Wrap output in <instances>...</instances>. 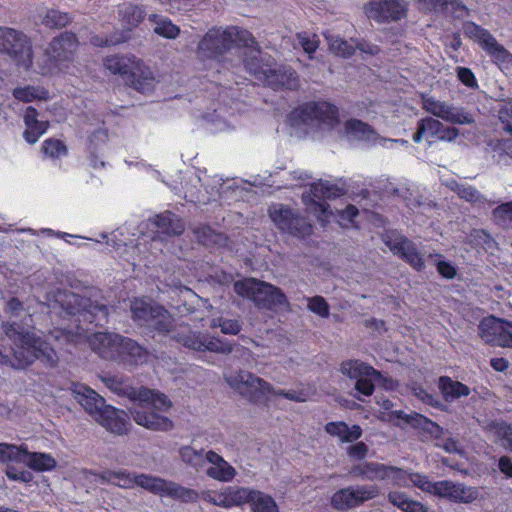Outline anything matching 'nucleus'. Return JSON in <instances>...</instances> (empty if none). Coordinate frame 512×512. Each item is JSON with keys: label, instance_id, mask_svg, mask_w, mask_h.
Wrapping results in <instances>:
<instances>
[{"label": "nucleus", "instance_id": "nucleus-31", "mask_svg": "<svg viewBox=\"0 0 512 512\" xmlns=\"http://www.w3.org/2000/svg\"><path fill=\"white\" fill-rule=\"evenodd\" d=\"M340 372L351 380L357 381L361 377L381 376V372L370 364L358 359L345 360L340 364Z\"/></svg>", "mask_w": 512, "mask_h": 512}, {"label": "nucleus", "instance_id": "nucleus-32", "mask_svg": "<svg viewBox=\"0 0 512 512\" xmlns=\"http://www.w3.org/2000/svg\"><path fill=\"white\" fill-rule=\"evenodd\" d=\"M438 388L445 401L451 402L461 397L470 395V388L459 381L452 380L449 376H441L438 380Z\"/></svg>", "mask_w": 512, "mask_h": 512}, {"label": "nucleus", "instance_id": "nucleus-25", "mask_svg": "<svg viewBox=\"0 0 512 512\" xmlns=\"http://www.w3.org/2000/svg\"><path fill=\"white\" fill-rule=\"evenodd\" d=\"M206 460L212 464L206 470L208 477L221 482H230L235 477V468L215 451H208L206 453Z\"/></svg>", "mask_w": 512, "mask_h": 512}, {"label": "nucleus", "instance_id": "nucleus-12", "mask_svg": "<svg viewBox=\"0 0 512 512\" xmlns=\"http://www.w3.org/2000/svg\"><path fill=\"white\" fill-rule=\"evenodd\" d=\"M275 226L282 232L298 239H306L313 234V225L298 210L284 204H273L268 209Z\"/></svg>", "mask_w": 512, "mask_h": 512}, {"label": "nucleus", "instance_id": "nucleus-8", "mask_svg": "<svg viewBox=\"0 0 512 512\" xmlns=\"http://www.w3.org/2000/svg\"><path fill=\"white\" fill-rule=\"evenodd\" d=\"M79 41L75 33L62 32L54 37L44 51V55L36 61L35 72L48 76L53 75L61 66L67 67L75 58Z\"/></svg>", "mask_w": 512, "mask_h": 512}, {"label": "nucleus", "instance_id": "nucleus-20", "mask_svg": "<svg viewBox=\"0 0 512 512\" xmlns=\"http://www.w3.org/2000/svg\"><path fill=\"white\" fill-rule=\"evenodd\" d=\"M405 471L395 466H389L378 462H363L351 467L349 474L354 478H361L369 481L385 480L391 475L401 479L400 474Z\"/></svg>", "mask_w": 512, "mask_h": 512}, {"label": "nucleus", "instance_id": "nucleus-55", "mask_svg": "<svg viewBox=\"0 0 512 512\" xmlns=\"http://www.w3.org/2000/svg\"><path fill=\"white\" fill-rule=\"evenodd\" d=\"M355 50L358 49L360 52L365 53L367 55L375 56L378 55L381 51L380 47L376 44H373L366 39L360 38L355 39Z\"/></svg>", "mask_w": 512, "mask_h": 512}, {"label": "nucleus", "instance_id": "nucleus-27", "mask_svg": "<svg viewBox=\"0 0 512 512\" xmlns=\"http://www.w3.org/2000/svg\"><path fill=\"white\" fill-rule=\"evenodd\" d=\"M325 432L331 437H336L341 443H353L360 439L363 430L360 425L353 424L349 426L344 421L327 422L324 426Z\"/></svg>", "mask_w": 512, "mask_h": 512}, {"label": "nucleus", "instance_id": "nucleus-6", "mask_svg": "<svg viewBox=\"0 0 512 512\" xmlns=\"http://www.w3.org/2000/svg\"><path fill=\"white\" fill-rule=\"evenodd\" d=\"M103 65L112 75H118L126 86L139 93H150L155 89L157 79L144 61L133 54H115L104 58Z\"/></svg>", "mask_w": 512, "mask_h": 512}, {"label": "nucleus", "instance_id": "nucleus-37", "mask_svg": "<svg viewBox=\"0 0 512 512\" xmlns=\"http://www.w3.org/2000/svg\"><path fill=\"white\" fill-rule=\"evenodd\" d=\"M344 132L356 140L370 141L375 136L374 129L366 122L351 118L344 123Z\"/></svg>", "mask_w": 512, "mask_h": 512}, {"label": "nucleus", "instance_id": "nucleus-49", "mask_svg": "<svg viewBox=\"0 0 512 512\" xmlns=\"http://www.w3.org/2000/svg\"><path fill=\"white\" fill-rule=\"evenodd\" d=\"M503 130L512 136V101L505 102L498 111Z\"/></svg>", "mask_w": 512, "mask_h": 512}, {"label": "nucleus", "instance_id": "nucleus-28", "mask_svg": "<svg viewBox=\"0 0 512 512\" xmlns=\"http://www.w3.org/2000/svg\"><path fill=\"white\" fill-rule=\"evenodd\" d=\"M480 35L476 42L487 52L496 63H508L511 60L510 53L497 42L493 35L487 30H479Z\"/></svg>", "mask_w": 512, "mask_h": 512}, {"label": "nucleus", "instance_id": "nucleus-63", "mask_svg": "<svg viewBox=\"0 0 512 512\" xmlns=\"http://www.w3.org/2000/svg\"><path fill=\"white\" fill-rule=\"evenodd\" d=\"M459 136V130L455 127H445L440 133L439 140L443 141H454Z\"/></svg>", "mask_w": 512, "mask_h": 512}, {"label": "nucleus", "instance_id": "nucleus-33", "mask_svg": "<svg viewBox=\"0 0 512 512\" xmlns=\"http://www.w3.org/2000/svg\"><path fill=\"white\" fill-rule=\"evenodd\" d=\"M121 24L128 30L137 27L145 18L146 12L140 5L124 3L118 9Z\"/></svg>", "mask_w": 512, "mask_h": 512}, {"label": "nucleus", "instance_id": "nucleus-22", "mask_svg": "<svg viewBox=\"0 0 512 512\" xmlns=\"http://www.w3.org/2000/svg\"><path fill=\"white\" fill-rule=\"evenodd\" d=\"M439 485L440 494H438V497L453 503L470 504L479 496V491L476 487L467 486L464 483L441 480Z\"/></svg>", "mask_w": 512, "mask_h": 512}, {"label": "nucleus", "instance_id": "nucleus-21", "mask_svg": "<svg viewBox=\"0 0 512 512\" xmlns=\"http://www.w3.org/2000/svg\"><path fill=\"white\" fill-rule=\"evenodd\" d=\"M385 244L394 255H397L417 271L425 268V261L415 244L405 236H399L394 240H386Z\"/></svg>", "mask_w": 512, "mask_h": 512}, {"label": "nucleus", "instance_id": "nucleus-53", "mask_svg": "<svg viewBox=\"0 0 512 512\" xmlns=\"http://www.w3.org/2000/svg\"><path fill=\"white\" fill-rule=\"evenodd\" d=\"M419 121L424 126L425 131L429 134V136L436 137L437 139L439 138L443 129V124L439 120L431 117H425Z\"/></svg>", "mask_w": 512, "mask_h": 512}, {"label": "nucleus", "instance_id": "nucleus-5", "mask_svg": "<svg viewBox=\"0 0 512 512\" xmlns=\"http://www.w3.org/2000/svg\"><path fill=\"white\" fill-rule=\"evenodd\" d=\"M242 60L252 76L273 90H296L299 87L297 72L290 66L277 65L271 57L264 59L258 43L255 48L243 52Z\"/></svg>", "mask_w": 512, "mask_h": 512}, {"label": "nucleus", "instance_id": "nucleus-38", "mask_svg": "<svg viewBox=\"0 0 512 512\" xmlns=\"http://www.w3.org/2000/svg\"><path fill=\"white\" fill-rule=\"evenodd\" d=\"M73 17L68 12L57 9H48L42 18V24L50 29H61L69 25Z\"/></svg>", "mask_w": 512, "mask_h": 512}, {"label": "nucleus", "instance_id": "nucleus-34", "mask_svg": "<svg viewBox=\"0 0 512 512\" xmlns=\"http://www.w3.org/2000/svg\"><path fill=\"white\" fill-rule=\"evenodd\" d=\"M328 199L324 183H313L310 186L309 195L303 196L305 204L320 214H326L328 212Z\"/></svg>", "mask_w": 512, "mask_h": 512}, {"label": "nucleus", "instance_id": "nucleus-36", "mask_svg": "<svg viewBox=\"0 0 512 512\" xmlns=\"http://www.w3.org/2000/svg\"><path fill=\"white\" fill-rule=\"evenodd\" d=\"M397 417L400 419H403L407 424H409L411 427L415 429H421L424 432L429 433L430 435H436L440 434L442 432V428L440 425H438L436 422L432 421L428 417L419 414H405L403 411H397L396 413Z\"/></svg>", "mask_w": 512, "mask_h": 512}, {"label": "nucleus", "instance_id": "nucleus-1", "mask_svg": "<svg viewBox=\"0 0 512 512\" xmlns=\"http://www.w3.org/2000/svg\"><path fill=\"white\" fill-rule=\"evenodd\" d=\"M2 328L13 342L12 364L18 369H25L37 360L45 367L55 368L60 358L65 353L71 354V348L85 338L100 358L125 366L145 363L149 356L148 350L137 341L117 333L96 332L87 337L85 330L77 326L75 331L54 328L43 338L16 323L2 322Z\"/></svg>", "mask_w": 512, "mask_h": 512}, {"label": "nucleus", "instance_id": "nucleus-44", "mask_svg": "<svg viewBox=\"0 0 512 512\" xmlns=\"http://www.w3.org/2000/svg\"><path fill=\"white\" fill-rule=\"evenodd\" d=\"M330 49L334 54L343 58H350L355 54V47L340 37L330 41Z\"/></svg>", "mask_w": 512, "mask_h": 512}, {"label": "nucleus", "instance_id": "nucleus-40", "mask_svg": "<svg viewBox=\"0 0 512 512\" xmlns=\"http://www.w3.org/2000/svg\"><path fill=\"white\" fill-rule=\"evenodd\" d=\"M409 479L413 486L419 488L423 492L429 493L436 497H438V494H440L439 481L433 482L429 479V476L425 474L412 472L409 474Z\"/></svg>", "mask_w": 512, "mask_h": 512}, {"label": "nucleus", "instance_id": "nucleus-39", "mask_svg": "<svg viewBox=\"0 0 512 512\" xmlns=\"http://www.w3.org/2000/svg\"><path fill=\"white\" fill-rule=\"evenodd\" d=\"M149 20L156 23L154 32L168 39H175L180 34V28L173 24L168 18H163L157 14L149 15Z\"/></svg>", "mask_w": 512, "mask_h": 512}, {"label": "nucleus", "instance_id": "nucleus-13", "mask_svg": "<svg viewBox=\"0 0 512 512\" xmlns=\"http://www.w3.org/2000/svg\"><path fill=\"white\" fill-rule=\"evenodd\" d=\"M174 338L179 344L195 351L229 354L233 350L231 343L217 337H210L200 332L192 331L189 327L178 331Z\"/></svg>", "mask_w": 512, "mask_h": 512}, {"label": "nucleus", "instance_id": "nucleus-2", "mask_svg": "<svg viewBox=\"0 0 512 512\" xmlns=\"http://www.w3.org/2000/svg\"><path fill=\"white\" fill-rule=\"evenodd\" d=\"M102 381L113 393L134 401L130 413L138 425L153 431H169L173 428V421L164 415L172 407L165 394L146 387L136 389L122 376H105Z\"/></svg>", "mask_w": 512, "mask_h": 512}, {"label": "nucleus", "instance_id": "nucleus-35", "mask_svg": "<svg viewBox=\"0 0 512 512\" xmlns=\"http://www.w3.org/2000/svg\"><path fill=\"white\" fill-rule=\"evenodd\" d=\"M247 487L228 486L217 492V506L226 509L242 506L245 504V493Z\"/></svg>", "mask_w": 512, "mask_h": 512}, {"label": "nucleus", "instance_id": "nucleus-14", "mask_svg": "<svg viewBox=\"0 0 512 512\" xmlns=\"http://www.w3.org/2000/svg\"><path fill=\"white\" fill-rule=\"evenodd\" d=\"M366 15L377 23H392L406 19L409 3L405 0H372L364 5Z\"/></svg>", "mask_w": 512, "mask_h": 512}, {"label": "nucleus", "instance_id": "nucleus-51", "mask_svg": "<svg viewBox=\"0 0 512 512\" xmlns=\"http://www.w3.org/2000/svg\"><path fill=\"white\" fill-rule=\"evenodd\" d=\"M297 38L303 50L307 54H313L317 51L319 47V40L317 39L316 35H314L313 38H310L306 32H301L297 34Z\"/></svg>", "mask_w": 512, "mask_h": 512}, {"label": "nucleus", "instance_id": "nucleus-59", "mask_svg": "<svg viewBox=\"0 0 512 512\" xmlns=\"http://www.w3.org/2000/svg\"><path fill=\"white\" fill-rule=\"evenodd\" d=\"M457 194L460 198L469 202H475L479 198V192L472 186L461 185L457 188Z\"/></svg>", "mask_w": 512, "mask_h": 512}, {"label": "nucleus", "instance_id": "nucleus-23", "mask_svg": "<svg viewBox=\"0 0 512 512\" xmlns=\"http://www.w3.org/2000/svg\"><path fill=\"white\" fill-rule=\"evenodd\" d=\"M95 420L107 431L123 435L128 432L127 414L111 405H104L94 416Z\"/></svg>", "mask_w": 512, "mask_h": 512}, {"label": "nucleus", "instance_id": "nucleus-47", "mask_svg": "<svg viewBox=\"0 0 512 512\" xmlns=\"http://www.w3.org/2000/svg\"><path fill=\"white\" fill-rule=\"evenodd\" d=\"M381 376H367L357 379L355 382V390L364 396H371L375 391V382L379 381Z\"/></svg>", "mask_w": 512, "mask_h": 512}, {"label": "nucleus", "instance_id": "nucleus-42", "mask_svg": "<svg viewBox=\"0 0 512 512\" xmlns=\"http://www.w3.org/2000/svg\"><path fill=\"white\" fill-rule=\"evenodd\" d=\"M441 13L454 19H462L469 14V10L462 0H443Z\"/></svg>", "mask_w": 512, "mask_h": 512}, {"label": "nucleus", "instance_id": "nucleus-54", "mask_svg": "<svg viewBox=\"0 0 512 512\" xmlns=\"http://www.w3.org/2000/svg\"><path fill=\"white\" fill-rule=\"evenodd\" d=\"M368 451V446L364 442L357 440L347 448V455L351 459L363 460L367 456Z\"/></svg>", "mask_w": 512, "mask_h": 512}, {"label": "nucleus", "instance_id": "nucleus-50", "mask_svg": "<svg viewBox=\"0 0 512 512\" xmlns=\"http://www.w3.org/2000/svg\"><path fill=\"white\" fill-rule=\"evenodd\" d=\"M6 475L9 479L20 481L23 483H30L33 481V474L25 469H18L14 466H8L6 469Z\"/></svg>", "mask_w": 512, "mask_h": 512}, {"label": "nucleus", "instance_id": "nucleus-58", "mask_svg": "<svg viewBox=\"0 0 512 512\" xmlns=\"http://www.w3.org/2000/svg\"><path fill=\"white\" fill-rule=\"evenodd\" d=\"M388 501L398 509H404V505L408 501L409 497L405 492L401 491H390L387 495Z\"/></svg>", "mask_w": 512, "mask_h": 512}, {"label": "nucleus", "instance_id": "nucleus-16", "mask_svg": "<svg viewBox=\"0 0 512 512\" xmlns=\"http://www.w3.org/2000/svg\"><path fill=\"white\" fill-rule=\"evenodd\" d=\"M380 494L377 485H359L337 490L331 497V505L338 511H347L359 507L364 502L376 498Z\"/></svg>", "mask_w": 512, "mask_h": 512}, {"label": "nucleus", "instance_id": "nucleus-18", "mask_svg": "<svg viewBox=\"0 0 512 512\" xmlns=\"http://www.w3.org/2000/svg\"><path fill=\"white\" fill-rule=\"evenodd\" d=\"M511 320L494 315L484 317L478 325V335L487 344L506 348Z\"/></svg>", "mask_w": 512, "mask_h": 512}, {"label": "nucleus", "instance_id": "nucleus-56", "mask_svg": "<svg viewBox=\"0 0 512 512\" xmlns=\"http://www.w3.org/2000/svg\"><path fill=\"white\" fill-rule=\"evenodd\" d=\"M493 214L497 219L512 221V201L498 205L494 209Z\"/></svg>", "mask_w": 512, "mask_h": 512}, {"label": "nucleus", "instance_id": "nucleus-24", "mask_svg": "<svg viewBox=\"0 0 512 512\" xmlns=\"http://www.w3.org/2000/svg\"><path fill=\"white\" fill-rule=\"evenodd\" d=\"M72 392L77 402L85 409L87 413L95 416L98 411L105 405V400L92 388L74 383L72 385Z\"/></svg>", "mask_w": 512, "mask_h": 512}, {"label": "nucleus", "instance_id": "nucleus-46", "mask_svg": "<svg viewBox=\"0 0 512 512\" xmlns=\"http://www.w3.org/2000/svg\"><path fill=\"white\" fill-rule=\"evenodd\" d=\"M308 309L316 315L327 318L330 314V307L327 301L322 296H313L308 298Z\"/></svg>", "mask_w": 512, "mask_h": 512}, {"label": "nucleus", "instance_id": "nucleus-11", "mask_svg": "<svg viewBox=\"0 0 512 512\" xmlns=\"http://www.w3.org/2000/svg\"><path fill=\"white\" fill-rule=\"evenodd\" d=\"M130 310L133 321L138 325L150 327L162 334L172 330L173 318L168 310L151 299L134 298Z\"/></svg>", "mask_w": 512, "mask_h": 512}, {"label": "nucleus", "instance_id": "nucleus-48", "mask_svg": "<svg viewBox=\"0 0 512 512\" xmlns=\"http://www.w3.org/2000/svg\"><path fill=\"white\" fill-rule=\"evenodd\" d=\"M179 454L185 463L194 467L200 465L203 460V450L197 451L190 446L181 447Z\"/></svg>", "mask_w": 512, "mask_h": 512}, {"label": "nucleus", "instance_id": "nucleus-52", "mask_svg": "<svg viewBox=\"0 0 512 512\" xmlns=\"http://www.w3.org/2000/svg\"><path fill=\"white\" fill-rule=\"evenodd\" d=\"M456 73L459 81L468 88H476L478 86L476 77L472 70L467 67H457Z\"/></svg>", "mask_w": 512, "mask_h": 512}, {"label": "nucleus", "instance_id": "nucleus-61", "mask_svg": "<svg viewBox=\"0 0 512 512\" xmlns=\"http://www.w3.org/2000/svg\"><path fill=\"white\" fill-rule=\"evenodd\" d=\"M402 509L403 512H428L427 506L418 500L408 499Z\"/></svg>", "mask_w": 512, "mask_h": 512}, {"label": "nucleus", "instance_id": "nucleus-45", "mask_svg": "<svg viewBox=\"0 0 512 512\" xmlns=\"http://www.w3.org/2000/svg\"><path fill=\"white\" fill-rule=\"evenodd\" d=\"M212 327H219L223 334L237 335L241 329V322L237 319H226L219 317L213 319Z\"/></svg>", "mask_w": 512, "mask_h": 512}, {"label": "nucleus", "instance_id": "nucleus-62", "mask_svg": "<svg viewBox=\"0 0 512 512\" xmlns=\"http://www.w3.org/2000/svg\"><path fill=\"white\" fill-rule=\"evenodd\" d=\"M498 468L506 477L512 478V460L510 457L501 456L498 460Z\"/></svg>", "mask_w": 512, "mask_h": 512}, {"label": "nucleus", "instance_id": "nucleus-57", "mask_svg": "<svg viewBox=\"0 0 512 512\" xmlns=\"http://www.w3.org/2000/svg\"><path fill=\"white\" fill-rule=\"evenodd\" d=\"M436 268L438 273L446 279H453L457 274L456 268L448 261H438Z\"/></svg>", "mask_w": 512, "mask_h": 512}, {"label": "nucleus", "instance_id": "nucleus-17", "mask_svg": "<svg viewBox=\"0 0 512 512\" xmlns=\"http://www.w3.org/2000/svg\"><path fill=\"white\" fill-rule=\"evenodd\" d=\"M24 462L30 469L38 472L53 470L57 462L47 453L29 452L27 449L2 443V459L5 456Z\"/></svg>", "mask_w": 512, "mask_h": 512}, {"label": "nucleus", "instance_id": "nucleus-7", "mask_svg": "<svg viewBox=\"0 0 512 512\" xmlns=\"http://www.w3.org/2000/svg\"><path fill=\"white\" fill-rule=\"evenodd\" d=\"M227 382L254 404L266 402L268 395L271 394L282 396L295 402H304L307 398L303 390H274L272 385L267 381L243 370L227 377Z\"/></svg>", "mask_w": 512, "mask_h": 512}, {"label": "nucleus", "instance_id": "nucleus-19", "mask_svg": "<svg viewBox=\"0 0 512 512\" xmlns=\"http://www.w3.org/2000/svg\"><path fill=\"white\" fill-rule=\"evenodd\" d=\"M423 109L430 114L453 124H472L475 119L462 107H454L432 97L423 99Z\"/></svg>", "mask_w": 512, "mask_h": 512}, {"label": "nucleus", "instance_id": "nucleus-10", "mask_svg": "<svg viewBox=\"0 0 512 512\" xmlns=\"http://www.w3.org/2000/svg\"><path fill=\"white\" fill-rule=\"evenodd\" d=\"M2 55L18 70L29 71L34 59L30 37L22 31L2 27Z\"/></svg>", "mask_w": 512, "mask_h": 512}, {"label": "nucleus", "instance_id": "nucleus-43", "mask_svg": "<svg viewBox=\"0 0 512 512\" xmlns=\"http://www.w3.org/2000/svg\"><path fill=\"white\" fill-rule=\"evenodd\" d=\"M38 88H35L33 86L27 85L25 87H17L13 90L12 94L15 99L22 101V102H32L35 99H45L47 91H41L42 94L40 95Z\"/></svg>", "mask_w": 512, "mask_h": 512}, {"label": "nucleus", "instance_id": "nucleus-26", "mask_svg": "<svg viewBox=\"0 0 512 512\" xmlns=\"http://www.w3.org/2000/svg\"><path fill=\"white\" fill-rule=\"evenodd\" d=\"M38 115L37 109L32 106L27 107L24 114L26 128L23 132V138L29 144H35L49 128V122L39 121Z\"/></svg>", "mask_w": 512, "mask_h": 512}, {"label": "nucleus", "instance_id": "nucleus-64", "mask_svg": "<svg viewBox=\"0 0 512 512\" xmlns=\"http://www.w3.org/2000/svg\"><path fill=\"white\" fill-rule=\"evenodd\" d=\"M359 214L358 208L353 204H348L341 212L340 217L342 219L353 222L354 218H356Z\"/></svg>", "mask_w": 512, "mask_h": 512}, {"label": "nucleus", "instance_id": "nucleus-9", "mask_svg": "<svg viewBox=\"0 0 512 512\" xmlns=\"http://www.w3.org/2000/svg\"><path fill=\"white\" fill-rule=\"evenodd\" d=\"M234 291L237 295L253 301L259 309L275 312L280 307L289 305L285 293L279 287L256 278L236 281Z\"/></svg>", "mask_w": 512, "mask_h": 512}, {"label": "nucleus", "instance_id": "nucleus-29", "mask_svg": "<svg viewBox=\"0 0 512 512\" xmlns=\"http://www.w3.org/2000/svg\"><path fill=\"white\" fill-rule=\"evenodd\" d=\"M245 504H250L252 512H279L275 499L260 490L246 488Z\"/></svg>", "mask_w": 512, "mask_h": 512}, {"label": "nucleus", "instance_id": "nucleus-4", "mask_svg": "<svg viewBox=\"0 0 512 512\" xmlns=\"http://www.w3.org/2000/svg\"><path fill=\"white\" fill-rule=\"evenodd\" d=\"M257 46L253 34L238 26L212 27L199 41L196 53L202 60L222 62L233 47L250 51Z\"/></svg>", "mask_w": 512, "mask_h": 512}, {"label": "nucleus", "instance_id": "nucleus-3", "mask_svg": "<svg viewBox=\"0 0 512 512\" xmlns=\"http://www.w3.org/2000/svg\"><path fill=\"white\" fill-rule=\"evenodd\" d=\"M99 478L104 482L124 489H132L138 486L154 495L168 497L179 502H193L198 498V494L192 488L149 474H134L125 470H107L103 471Z\"/></svg>", "mask_w": 512, "mask_h": 512}, {"label": "nucleus", "instance_id": "nucleus-60", "mask_svg": "<svg viewBox=\"0 0 512 512\" xmlns=\"http://www.w3.org/2000/svg\"><path fill=\"white\" fill-rule=\"evenodd\" d=\"M416 396L420 398L425 404H428L434 408H440L441 402L440 400L434 395L429 393L423 388H419L415 392Z\"/></svg>", "mask_w": 512, "mask_h": 512}, {"label": "nucleus", "instance_id": "nucleus-41", "mask_svg": "<svg viewBox=\"0 0 512 512\" xmlns=\"http://www.w3.org/2000/svg\"><path fill=\"white\" fill-rule=\"evenodd\" d=\"M41 150L46 157L51 159L60 158L68 154V148L65 143L55 138H48L44 140Z\"/></svg>", "mask_w": 512, "mask_h": 512}, {"label": "nucleus", "instance_id": "nucleus-30", "mask_svg": "<svg viewBox=\"0 0 512 512\" xmlns=\"http://www.w3.org/2000/svg\"><path fill=\"white\" fill-rule=\"evenodd\" d=\"M152 223L160 230L161 233L169 236H179L185 230V225L182 219L171 211H165L155 215Z\"/></svg>", "mask_w": 512, "mask_h": 512}, {"label": "nucleus", "instance_id": "nucleus-15", "mask_svg": "<svg viewBox=\"0 0 512 512\" xmlns=\"http://www.w3.org/2000/svg\"><path fill=\"white\" fill-rule=\"evenodd\" d=\"M293 114L303 123L318 121L335 127L340 122L338 107L327 101L305 102L296 108Z\"/></svg>", "mask_w": 512, "mask_h": 512}]
</instances>
